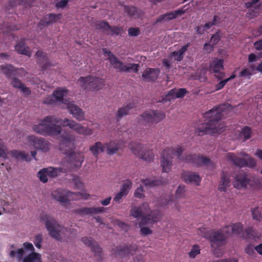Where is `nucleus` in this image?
<instances>
[{"label":"nucleus","mask_w":262,"mask_h":262,"mask_svg":"<svg viewBox=\"0 0 262 262\" xmlns=\"http://www.w3.org/2000/svg\"><path fill=\"white\" fill-rule=\"evenodd\" d=\"M2 72L7 77H11L17 75L18 70L21 69L16 68L10 64L1 66Z\"/></svg>","instance_id":"nucleus-30"},{"label":"nucleus","mask_w":262,"mask_h":262,"mask_svg":"<svg viewBox=\"0 0 262 262\" xmlns=\"http://www.w3.org/2000/svg\"><path fill=\"white\" fill-rule=\"evenodd\" d=\"M110 62L114 69L119 70L120 71L123 72L124 65L122 61H120L116 56L113 57Z\"/></svg>","instance_id":"nucleus-40"},{"label":"nucleus","mask_w":262,"mask_h":262,"mask_svg":"<svg viewBox=\"0 0 262 262\" xmlns=\"http://www.w3.org/2000/svg\"><path fill=\"white\" fill-rule=\"evenodd\" d=\"M230 181L229 176L227 172L223 171L221 181L219 185V190L221 191H226L227 187L230 186Z\"/></svg>","instance_id":"nucleus-31"},{"label":"nucleus","mask_w":262,"mask_h":262,"mask_svg":"<svg viewBox=\"0 0 262 262\" xmlns=\"http://www.w3.org/2000/svg\"><path fill=\"white\" fill-rule=\"evenodd\" d=\"M102 52L105 56H107V59L110 61L111 60V59H112L113 57L116 56L110 50H108L106 48L102 49Z\"/></svg>","instance_id":"nucleus-61"},{"label":"nucleus","mask_w":262,"mask_h":262,"mask_svg":"<svg viewBox=\"0 0 262 262\" xmlns=\"http://www.w3.org/2000/svg\"><path fill=\"white\" fill-rule=\"evenodd\" d=\"M181 177L185 183L193 184L196 186L200 185L201 181V177L195 172L184 171L181 174Z\"/></svg>","instance_id":"nucleus-21"},{"label":"nucleus","mask_w":262,"mask_h":262,"mask_svg":"<svg viewBox=\"0 0 262 262\" xmlns=\"http://www.w3.org/2000/svg\"><path fill=\"white\" fill-rule=\"evenodd\" d=\"M27 141L32 149L41 150L43 152H46L50 149V143L43 138L31 135L27 137Z\"/></svg>","instance_id":"nucleus-10"},{"label":"nucleus","mask_w":262,"mask_h":262,"mask_svg":"<svg viewBox=\"0 0 262 262\" xmlns=\"http://www.w3.org/2000/svg\"><path fill=\"white\" fill-rule=\"evenodd\" d=\"M233 185L235 188L240 189L246 188L248 186L253 187L254 182L247 178V174L243 172L238 173L234 178Z\"/></svg>","instance_id":"nucleus-12"},{"label":"nucleus","mask_w":262,"mask_h":262,"mask_svg":"<svg viewBox=\"0 0 262 262\" xmlns=\"http://www.w3.org/2000/svg\"><path fill=\"white\" fill-rule=\"evenodd\" d=\"M224 105L213 107L203 114L204 122L195 128V133L199 136L214 134L219 132V121L222 118Z\"/></svg>","instance_id":"nucleus-4"},{"label":"nucleus","mask_w":262,"mask_h":262,"mask_svg":"<svg viewBox=\"0 0 262 262\" xmlns=\"http://www.w3.org/2000/svg\"><path fill=\"white\" fill-rule=\"evenodd\" d=\"M140 31L139 28H130L128 30V33L131 36H137L139 35Z\"/></svg>","instance_id":"nucleus-57"},{"label":"nucleus","mask_w":262,"mask_h":262,"mask_svg":"<svg viewBox=\"0 0 262 262\" xmlns=\"http://www.w3.org/2000/svg\"><path fill=\"white\" fill-rule=\"evenodd\" d=\"M132 186V181L128 179H127L124 181L123 184L121 187L119 192L126 196L128 194L129 190L131 189Z\"/></svg>","instance_id":"nucleus-39"},{"label":"nucleus","mask_w":262,"mask_h":262,"mask_svg":"<svg viewBox=\"0 0 262 262\" xmlns=\"http://www.w3.org/2000/svg\"><path fill=\"white\" fill-rule=\"evenodd\" d=\"M122 31V29L117 26L111 27L110 26V29L107 31V35H119Z\"/></svg>","instance_id":"nucleus-48"},{"label":"nucleus","mask_w":262,"mask_h":262,"mask_svg":"<svg viewBox=\"0 0 262 262\" xmlns=\"http://www.w3.org/2000/svg\"><path fill=\"white\" fill-rule=\"evenodd\" d=\"M184 150L180 145L166 147L163 150L161 162L163 172H168L171 170L173 155H176L180 161L192 163L198 167L205 165L210 168L213 167V164L209 158L195 154L183 156Z\"/></svg>","instance_id":"nucleus-2"},{"label":"nucleus","mask_w":262,"mask_h":262,"mask_svg":"<svg viewBox=\"0 0 262 262\" xmlns=\"http://www.w3.org/2000/svg\"><path fill=\"white\" fill-rule=\"evenodd\" d=\"M15 156L17 158H20L27 162H29L31 160V158H30L29 154L25 151H17L16 152Z\"/></svg>","instance_id":"nucleus-46"},{"label":"nucleus","mask_w":262,"mask_h":262,"mask_svg":"<svg viewBox=\"0 0 262 262\" xmlns=\"http://www.w3.org/2000/svg\"><path fill=\"white\" fill-rule=\"evenodd\" d=\"M78 82L80 85L85 90H98L102 88L104 84L103 79L91 75L86 77H80Z\"/></svg>","instance_id":"nucleus-7"},{"label":"nucleus","mask_w":262,"mask_h":262,"mask_svg":"<svg viewBox=\"0 0 262 262\" xmlns=\"http://www.w3.org/2000/svg\"><path fill=\"white\" fill-rule=\"evenodd\" d=\"M252 130L250 127L245 126L239 133V136L243 137V141H246L249 139L251 136Z\"/></svg>","instance_id":"nucleus-41"},{"label":"nucleus","mask_w":262,"mask_h":262,"mask_svg":"<svg viewBox=\"0 0 262 262\" xmlns=\"http://www.w3.org/2000/svg\"><path fill=\"white\" fill-rule=\"evenodd\" d=\"M255 247L252 244H249L247 245V246L245 248V252L248 255L250 256H254L255 255V252L254 251Z\"/></svg>","instance_id":"nucleus-51"},{"label":"nucleus","mask_w":262,"mask_h":262,"mask_svg":"<svg viewBox=\"0 0 262 262\" xmlns=\"http://www.w3.org/2000/svg\"><path fill=\"white\" fill-rule=\"evenodd\" d=\"M124 142L122 141L111 140L104 143L106 153L110 156L116 154L119 149L123 150Z\"/></svg>","instance_id":"nucleus-17"},{"label":"nucleus","mask_w":262,"mask_h":262,"mask_svg":"<svg viewBox=\"0 0 262 262\" xmlns=\"http://www.w3.org/2000/svg\"><path fill=\"white\" fill-rule=\"evenodd\" d=\"M200 252V249L198 245H194L188 254L190 257L195 258Z\"/></svg>","instance_id":"nucleus-49"},{"label":"nucleus","mask_w":262,"mask_h":262,"mask_svg":"<svg viewBox=\"0 0 262 262\" xmlns=\"http://www.w3.org/2000/svg\"><path fill=\"white\" fill-rule=\"evenodd\" d=\"M61 15V14H49L48 15H46L44 18L39 21L38 26L41 29L44 27L47 26L50 24L56 21L60 18Z\"/></svg>","instance_id":"nucleus-27"},{"label":"nucleus","mask_w":262,"mask_h":262,"mask_svg":"<svg viewBox=\"0 0 262 262\" xmlns=\"http://www.w3.org/2000/svg\"><path fill=\"white\" fill-rule=\"evenodd\" d=\"M161 219V214L160 211H152L150 214L145 215L141 218V221L139 223L140 227V234L143 236L151 234L152 231L148 227H142L143 225H153L159 222Z\"/></svg>","instance_id":"nucleus-6"},{"label":"nucleus","mask_w":262,"mask_h":262,"mask_svg":"<svg viewBox=\"0 0 262 262\" xmlns=\"http://www.w3.org/2000/svg\"><path fill=\"white\" fill-rule=\"evenodd\" d=\"M105 147L104 144H102L101 142H96L93 145L90 147V150L92 152L93 156L97 158L99 152L104 151Z\"/></svg>","instance_id":"nucleus-33"},{"label":"nucleus","mask_w":262,"mask_h":262,"mask_svg":"<svg viewBox=\"0 0 262 262\" xmlns=\"http://www.w3.org/2000/svg\"><path fill=\"white\" fill-rule=\"evenodd\" d=\"M75 136L70 133H64L60 136L59 148L66 155L68 166L71 170L79 168L84 160L83 154L75 152Z\"/></svg>","instance_id":"nucleus-3"},{"label":"nucleus","mask_w":262,"mask_h":262,"mask_svg":"<svg viewBox=\"0 0 262 262\" xmlns=\"http://www.w3.org/2000/svg\"><path fill=\"white\" fill-rule=\"evenodd\" d=\"M47 169L43 168L39 170L37 173V177L39 179V180L43 183H45L47 182L48 179V175L47 174L46 171Z\"/></svg>","instance_id":"nucleus-45"},{"label":"nucleus","mask_w":262,"mask_h":262,"mask_svg":"<svg viewBox=\"0 0 262 262\" xmlns=\"http://www.w3.org/2000/svg\"><path fill=\"white\" fill-rule=\"evenodd\" d=\"M138 247L137 245H124L117 246L113 250L114 254L116 256L123 257L128 254L133 255L137 250Z\"/></svg>","instance_id":"nucleus-15"},{"label":"nucleus","mask_w":262,"mask_h":262,"mask_svg":"<svg viewBox=\"0 0 262 262\" xmlns=\"http://www.w3.org/2000/svg\"><path fill=\"white\" fill-rule=\"evenodd\" d=\"M15 49L17 52L20 54L25 55L29 57L31 56V52L30 48L26 46L24 39H21L17 43L15 46Z\"/></svg>","instance_id":"nucleus-29"},{"label":"nucleus","mask_w":262,"mask_h":262,"mask_svg":"<svg viewBox=\"0 0 262 262\" xmlns=\"http://www.w3.org/2000/svg\"><path fill=\"white\" fill-rule=\"evenodd\" d=\"M185 187L180 185L176 191V195L177 198H183L185 196Z\"/></svg>","instance_id":"nucleus-52"},{"label":"nucleus","mask_w":262,"mask_h":262,"mask_svg":"<svg viewBox=\"0 0 262 262\" xmlns=\"http://www.w3.org/2000/svg\"><path fill=\"white\" fill-rule=\"evenodd\" d=\"M23 246L25 250L31 251V252H35V249L32 243L29 242H25L23 244Z\"/></svg>","instance_id":"nucleus-60"},{"label":"nucleus","mask_w":262,"mask_h":262,"mask_svg":"<svg viewBox=\"0 0 262 262\" xmlns=\"http://www.w3.org/2000/svg\"><path fill=\"white\" fill-rule=\"evenodd\" d=\"M24 254V250L23 248H19L16 251L11 250L9 253V256L12 258H16L18 261H20L23 260Z\"/></svg>","instance_id":"nucleus-36"},{"label":"nucleus","mask_w":262,"mask_h":262,"mask_svg":"<svg viewBox=\"0 0 262 262\" xmlns=\"http://www.w3.org/2000/svg\"><path fill=\"white\" fill-rule=\"evenodd\" d=\"M251 73L247 69H243L239 74V77L250 76Z\"/></svg>","instance_id":"nucleus-63"},{"label":"nucleus","mask_w":262,"mask_h":262,"mask_svg":"<svg viewBox=\"0 0 262 262\" xmlns=\"http://www.w3.org/2000/svg\"><path fill=\"white\" fill-rule=\"evenodd\" d=\"M130 149L134 154L147 162H151L154 158V154L151 150H146L144 146L140 143L131 142L130 143Z\"/></svg>","instance_id":"nucleus-9"},{"label":"nucleus","mask_w":262,"mask_h":262,"mask_svg":"<svg viewBox=\"0 0 262 262\" xmlns=\"http://www.w3.org/2000/svg\"><path fill=\"white\" fill-rule=\"evenodd\" d=\"M46 169L47 174L48 177L54 178L57 176V169L52 167L45 168Z\"/></svg>","instance_id":"nucleus-55"},{"label":"nucleus","mask_w":262,"mask_h":262,"mask_svg":"<svg viewBox=\"0 0 262 262\" xmlns=\"http://www.w3.org/2000/svg\"><path fill=\"white\" fill-rule=\"evenodd\" d=\"M42 242V235L41 234L36 235L34 237L33 243L37 248H41Z\"/></svg>","instance_id":"nucleus-50"},{"label":"nucleus","mask_w":262,"mask_h":262,"mask_svg":"<svg viewBox=\"0 0 262 262\" xmlns=\"http://www.w3.org/2000/svg\"><path fill=\"white\" fill-rule=\"evenodd\" d=\"M67 94V90L66 89L58 88L56 89L53 93V96L55 101L66 103L64 102L63 97Z\"/></svg>","instance_id":"nucleus-34"},{"label":"nucleus","mask_w":262,"mask_h":262,"mask_svg":"<svg viewBox=\"0 0 262 262\" xmlns=\"http://www.w3.org/2000/svg\"><path fill=\"white\" fill-rule=\"evenodd\" d=\"M139 207L142 208V213L145 214L144 215H147V214H150V212L153 211L150 209L149 205L147 203H143ZM155 211H159L157 210H156Z\"/></svg>","instance_id":"nucleus-56"},{"label":"nucleus","mask_w":262,"mask_h":262,"mask_svg":"<svg viewBox=\"0 0 262 262\" xmlns=\"http://www.w3.org/2000/svg\"><path fill=\"white\" fill-rule=\"evenodd\" d=\"M227 158L235 166L239 167L248 166L250 168L254 167L256 166V162L254 158L248 157L247 159L243 158L236 157L233 153H228L227 155Z\"/></svg>","instance_id":"nucleus-11"},{"label":"nucleus","mask_w":262,"mask_h":262,"mask_svg":"<svg viewBox=\"0 0 262 262\" xmlns=\"http://www.w3.org/2000/svg\"><path fill=\"white\" fill-rule=\"evenodd\" d=\"M143 188L142 186H140L138 187L137 189L135 190L134 193V195L135 197L138 198H142L143 196Z\"/></svg>","instance_id":"nucleus-59"},{"label":"nucleus","mask_w":262,"mask_h":262,"mask_svg":"<svg viewBox=\"0 0 262 262\" xmlns=\"http://www.w3.org/2000/svg\"><path fill=\"white\" fill-rule=\"evenodd\" d=\"M210 70L214 73L215 76L219 80H221L225 76L224 72L221 71L224 69V60L215 58L210 63Z\"/></svg>","instance_id":"nucleus-14"},{"label":"nucleus","mask_w":262,"mask_h":262,"mask_svg":"<svg viewBox=\"0 0 262 262\" xmlns=\"http://www.w3.org/2000/svg\"><path fill=\"white\" fill-rule=\"evenodd\" d=\"M185 12V10L182 9L174 10L172 12H167L165 14L161 15L156 20V23H160L163 20H170L177 17L178 16H181Z\"/></svg>","instance_id":"nucleus-24"},{"label":"nucleus","mask_w":262,"mask_h":262,"mask_svg":"<svg viewBox=\"0 0 262 262\" xmlns=\"http://www.w3.org/2000/svg\"><path fill=\"white\" fill-rule=\"evenodd\" d=\"M39 66L42 71H46L51 66L47 56L41 51H38L35 54Z\"/></svg>","instance_id":"nucleus-28"},{"label":"nucleus","mask_w":262,"mask_h":262,"mask_svg":"<svg viewBox=\"0 0 262 262\" xmlns=\"http://www.w3.org/2000/svg\"><path fill=\"white\" fill-rule=\"evenodd\" d=\"M140 117L145 126H150L162 121L165 118V114L163 111L150 110L144 112Z\"/></svg>","instance_id":"nucleus-8"},{"label":"nucleus","mask_w":262,"mask_h":262,"mask_svg":"<svg viewBox=\"0 0 262 262\" xmlns=\"http://www.w3.org/2000/svg\"><path fill=\"white\" fill-rule=\"evenodd\" d=\"M105 211V208L103 207H82L73 210L80 215H93L95 214L101 213Z\"/></svg>","instance_id":"nucleus-22"},{"label":"nucleus","mask_w":262,"mask_h":262,"mask_svg":"<svg viewBox=\"0 0 262 262\" xmlns=\"http://www.w3.org/2000/svg\"><path fill=\"white\" fill-rule=\"evenodd\" d=\"M125 196L126 195H124V194H122L121 192H119L116 194L114 198L113 201L117 203H120L121 200L122 199L123 197Z\"/></svg>","instance_id":"nucleus-62"},{"label":"nucleus","mask_w":262,"mask_h":262,"mask_svg":"<svg viewBox=\"0 0 262 262\" xmlns=\"http://www.w3.org/2000/svg\"><path fill=\"white\" fill-rule=\"evenodd\" d=\"M40 220L45 223L50 236L55 239L61 241L63 238L67 236V232L68 229L60 225L51 215L48 214H42Z\"/></svg>","instance_id":"nucleus-5"},{"label":"nucleus","mask_w":262,"mask_h":262,"mask_svg":"<svg viewBox=\"0 0 262 262\" xmlns=\"http://www.w3.org/2000/svg\"><path fill=\"white\" fill-rule=\"evenodd\" d=\"M251 212H252V217L254 220H255L258 221H261L262 217H261V214H260V212L259 211L258 208H253L252 209Z\"/></svg>","instance_id":"nucleus-53"},{"label":"nucleus","mask_w":262,"mask_h":262,"mask_svg":"<svg viewBox=\"0 0 262 262\" xmlns=\"http://www.w3.org/2000/svg\"><path fill=\"white\" fill-rule=\"evenodd\" d=\"M222 38L221 32L218 30L215 34L212 35L210 38V42L214 46L216 45Z\"/></svg>","instance_id":"nucleus-47"},{"label":"nucleus","mask_w":262,"mask_h":262,"mask_svg":"<svg viewBox=\"0 0 262 262\" xmlns=\"http://www.w3.org/2000/svg\"><path fill=\"white\" fill-rule=\"evenodd\" d=\"M23 262H42L41 254L36 252H31L24 258Z\"/></svg>","instance_id":"nucleus-35"},{"label":"nucleus","mask_w":262,"mask_h":262,"mask_svg":"<svg viewBox=\"0 0 262 262\" xmlns=\"http://www.w3.org/2000/svg\"><path fill=\"white\" fill-rule=\"evenodd\" d=\"M67 108L70 114H72L73 117L79 121L85 120V114L84 111L75 104L73 102L67 103Z\"/></svg>","instance_id":"nucleus-19"},{"label":"nucleus","mask_w":262,"mask_h":262,"mask_svg":"<svg viewBox=\"0 0 262 262\" xmlns=\"http://www.w3.org/2000/svg\"><path fill=\"white\" fill-rule=\"evenodd\" d=\"M256 237L255 231L252 227L246 228L242 233L241 237L243 239H254Z\"/></svg>","instance_id":"nucleus-37"},{"label":"nucleus","mask_w":262,"mask_h":262,"mask_svg":"<svg viewBox=\"0 0 262 262\" xmlns=\"http://www.w3.org/2000/svg\"><path fill=\"white\" fill-rule=\"evenodd\" d=\"M81 241L84 244L91 248L92 251L95 253V256H98L99 260H102V249L98 243L94 241L91 237H84L81 238Z\"/></svg>","instance_id":"nucleus-18"},{"label":"nucleus","mask_w":262,"mask_h":262,"mask_svg":"<svg viewBox=\"0 0 262 262\" xmlns=\"http://www.w3.org/2000/svg\"><path fill=\"white\" fill-rule=\"evenodd\" d=\"M160 71L158 69L147 68L142 74V77L146 81H155L158 78Z\"/></svg>","instance_id":"nucleus-25"},{"label":"nucleus","mask_w":262,"mask_h":262,"mask_svg":"<svg viewBox=\"0 0 262 262\" xmlns=\"http://www.w3.org/2000/svg\"><path fill=\"white\" fill-rule=\"evenodd\" d=\"M223 227L216 231L212 232L209 235V239L212 247L222 245L229 237L226 232H223Z\"/></svg>","instance_id":"nucleus-13"},{"label":"nucleus","mask_w":262,"mask_h":262,"mask_svg":"<svg viewBox=\"0 0 262 262\" xmlns=\"http://www.w3.org/2000/svg\"><path fill=\"white\" fill-rule=\"evenodd\" d=\"M130 214L135 218H139L141 217L142 218L143 216H145L144 215H143L142 208H140L139 207H135L133 208L130 210Z\"/></svg>","instance_id":"nucleus-44"},{"label":"nucleus","mask_w":262,"mask_h":262,"mask_svg":"<svg viewBox=\"0 0 262 262\" xmlns=\"http://www.w3.org/2000/svg\"><path fill=\"white\" fill-rule=\"evenodd\" d=\"M142 183L147 188H151L155 186L159 185L162 183L161 180H149V179H142Z\"/></svg>","instance_id":"nucleus-38"},{"label":"nucleus","mask_w":262,"mask_h":262,"mask_svg":"<svg viewBox=\"0 0 262 262\" xmlns=\"http://www.w3.org/2000/svg\"><path fill=\"white\" fill-rule=\"evenodd\" d=\"M72 194L73 193L70 191L66 192L65 190L58 189L52 193V195L57 201L63 204H68L70 202L68 196Z\"/></svg>","instance_id":"nucleus-26"},{"label":"nucleus","mask_w":262,"mask_h":262,"mask_svg":"<svg viewBox=\"0 0 262 262\" xmlns=\"http://www.w3.org/2000/svg\"><path fill=\"white\" fill-rule=\"evenodd\" d=\"M55 100L52 95L48 96L43 99V103L47 104H53L55 103Z\"/></svg>","instance_id":"nucleus-58"},{"label":"nucleus","mask_w":262,"mask_h":262,"mask_svg":"<svg viewBox=\"0 0 262 262\" xmlns=\"http://www.w3.org/2000/svg\"><path fill=\"white\" fill-rule=\"evenodd\" d=\"M61 125L63 127H68L77 134L82 135H91L92 129L84 127L81 124L69 119H61L55 116L50 115L40 120L38 124L34 125L33 130L41 135L57 136L62 131Z\"/></svg>","instance_id":"nucleus-1"},{"label":"nucleus","mask_w":262,"mask_h":262,"mask_svg":"<svg viewBox=\"0 0 262 262\" xmlns=\"http://www.w3.org/2000/svg\"><path fill=\"white\" fill-rule=\"evenodd\" d=\"M254 48L256 50H262V39L256 41L254 43Z\"/></svg>","instance_id":"nucleus-64"},{"label":"nucleus","mask_w":262,"mask_h":262,"mask_svg":"<svg viewBox=\"0 0 262 262\" xmlns=\"http://www.w3.org/2000/svg\"><path fill=\"white\" fill-rule=\"evenodd\" d=\"M11 84L13 88H15L16 89H20L22 87V86L24 84V83H23L21 82V81L19 79H18L15 77H13L12 78Z\"/></svg>","instance_id":"nucleus-54"},{"label":"nucleus","mask_w":262,"mask_h":262,"mask_svg":"<svg viewBox=\"0 0 262 262\" xmlns=\"http://www.w3.org/2000/svg\"><path fill=\"white\" fill-rule=\"evenodd\" d=\"M223 231L226 232L229 237L233 234L241 237L243 232V225L241 223H237L224 227Z\"/></svg>","instance_id":"nucleus-20"},{"label":"nucleus","mask_w":262,"mask_h":262,"mask_svg":"<svg viewBox=\"0 0 262 262\" xmlns=\"http://www.w3.org/2000/svg\"><path fill=\"white\" fill-rule=\"evenodd\" d=\"M187 93L186 89L184 88L179 89L177 91H176L175 89H172L162 97L161 102L164 103L175 98H183Z\"/></svg>","instance_id":"nucleus-16"},{"label":"nucleus","mask_w":262,"mask_h":262,"mask_svg":"<svg viewBox=\"0 0 262 262\" xmlns=\"http://www.w3.org/2000/svg\"><path fill=\"white\" fill-rule=\"evenodd\" d=\"M139 67L140 66L139 64L129 63L127 65H124L123 72L127 73L132 71L135 73H137L138 72Z\"/></svg>","instance_id":"nucleus-42"},{"label":"nucleus","mask_w":262,"mask_h":262,"mask_svg":"<svg viewBox=\"0 0 262 262\" xmlns=\"http://www.w3.org/2000/svg\"><path fill=\"white\" fill-rule=\"evenodd\" d=\"M95 27L98 30L102 29L107 34V31L110 29V25L106 21H101L96 23Z\"/></svg>","instance_id":"nucleus-43"},{"label":"nucleus","mask_w":262,"mask_h":262,"mask_svg":"<svg viewBox=\"0 0 262 262\" xmlns=\"http://www.w3.org/2000/svg\"><path fill=\"white\" fill-rule=\"evenodd\" d=\"M124 12L129 16L138 18L140 16L141 11L133 6H124Z\"/></svg>","instance_id":"nucleus-32"},{"label":"nucleus","mask_w":262,"mask_h":262,"mask_svg":"<svg viewBox=\"0 0 262 262\" xmlns=\"http://www.w3.org/2000/svg\"><path fill=\"white\" fill-rule=\"evenodd\" d=\"M137 106V102L133 101L128 103L124 104L121 107H120L116 114L117 121H119L123 117L128 115L130 110Z\"/></svg>","instance_id":"nucleus-23"}]
</instances>
